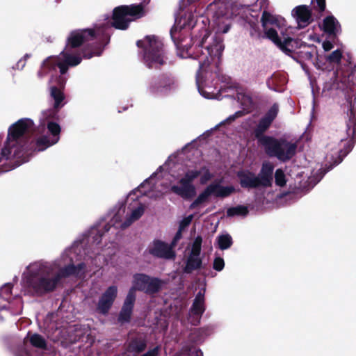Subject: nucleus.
Segmentation results:
<instances>
[{
    "label": "nucleus",
    "instance_id": "nucleus-1",
    "mask_svg": "<svg viewBox=\"0 0 356 356\" xmlns=\"http://www.w3.org/2000/svg\"><path fill=\"white\" fill-rule=\"evenodd\" d=\"M278 111V105L274 104L259 120L253 133L258 144L264 147L265 153L269 157H275L280 161L286 162L295 156L297 144L285 138H277L264 134L276 118Z\"/></svg>",
    "mask_w": 356,
    "mask_h": 356
},
{
    "label": "nucleus",
    "instance_id": "nucleus-2",
    "mask_svg": "<svg viewBox=\"0 0 356 356\" xmlns=\"http://www.w3.org/2000/svg\"><path fill=\"white\" fill-rule=\"evenodd\" d=\"M210 34L204 31V34L199 40L191 38V45H184L183 54L186 56L199 60V68L196 73V81L198 83L204 79L211 60L217 58L216 65L220 63V58L225 49L223 39L220 35H215L207 42Z\"/></svg>",
    "mask_w": 356,
    "mask_h": 356
},
{
    "label": "nucleus",
    "instance_id": "nucleus-3",
    "mask_svg": "<svg viewBox=\"0 0 356 356\" xmlns=\"http://www.w3.org/2000/svg\"><path fill=\"white\" fill-rule=\"evenodd\" d=\"M163 281L145 273H136L133 276V286L129 290L118 316L121 324L131 321L136 299V291H142L147 295L159 293L163 285Z\"/></svg>",
    "mask_w": 356,
    "mask_h": 356
},
{
    "label": "nucleus",
    "instance_id": "nucleus-4",
    "mask_svg": "<svg viewBox=\"0 0 356 356\" xmlns=\"http://www.w3.org/2000/svg\"><path fill=\"white\" fill-rule=\"evenodd\" d=\"M136 45L143 49L144 63L149 69H159L165 64L163 44L155 35H147L138 40Z\"/></svg>",
    "mask_w": 356,
    "mask_h": 356
},
{
    "label": "nucleus",
    "instance_id": "nucleus-5",
    "mask_svg": "<svg viewBox=\"0 0 356 356\" xmlns=\"http://www.w3.org/2000/svg\"><path fill=\"white\" fill-rule=\"evenodd\" d=\"M61 277L60 273L49 277L40 273H31L25 279V291L31 296H42L54 291Z\"/></svg>",
    "mask_w": 356,
    "mask_h": 356
},
{
    "label": "nucleus",
    "instance_id": "nucleus-6",
    "mask_svg": "<svg viewBox=\"0 0 356 356\" xmlns=\"http://www.w3.org/2000/svg\"><path fill=\"white\" fill-rule=\"evenodd\" d=\"M34 131L33 121L29 118H22L13 124L8 129L5 146L1 149L2 158L8 159L12 154L13 149L17 143V140L25 134Z\"/></svg>",
    "mask_w": 356,
    "mask_h": 356
},
{
    "label": "nucleus",
    "instance_id": "nucleus-7",
    "mask_svg": "<svg viewBox=\"0 0 356 356\" xmlns=\"http://www.w3.org/2000/svg\"><path fill=\"white\" fill-rule=\"evenodd\" d=\"M353 71L349 67L346 70L343 68L337 70L334 72V77L323 85L322 95L334 97L338 95L339 92H343L349 87Z\"/></svg>",
    "mask_w": 356,
    "mask_h": 356
},
{
    "label": "nucleus",
    "instance_id": "nucleus-8",
    "mask_svg": "<svg viewBox=\"0 0 356 356\" xmlns=\"http://www.w3.org/2000/svg\"><path fill=\"white\" fill-rule=\"evenodd\" d=\"M200 175V170H188L179 181L181 186L173 185L171 186L170 191L185 200L191 199L196 195L195 187L193 184V181Z\"/></svg>",
    "mask_w": 356,
    "mask_h": 356
},
{
    "label": "nucleus",
    "instance_id": "nucleus-9",
    "mask_svg": "<svg viewBox=\"0 0 356 356\" xmlns=\"http://www.w3.org/2000/svg\"><path fill=\"white\" fill-rule=\"evenodd\" d=\"M96 38V32L94 29H82L72 31L65 43V51L76 49L85 43Z\"/></svg>",
    "mask_w": 356,
    "mask_h": 356
},
{
    "label": "nucleus",
    "instance_id": "nucleus-10",
    "mask_svg": "<svg viewBox=\"0 0 356 356\" xmlns=\"http://www.w3.org/2000/svg\"><path fill=\"white\" fill-rule=\"evenodd\" d=\"M175 84V78L169 72L162 73L158 76L151 79L148 90L153 95L165 94L168 92Z\"/></svg>",
    "mask_w": 356,
    "mask_h": 356
},
{
    "label": "nucleus",
    "instance_id": "nucleus-11",
    "mask_svg": "<svg viewBox=\"0 0 356 356\" xmlns=\"http://www.w3.org/2000/svg\"><path fill=\"white\" fill-rule=\"evenodd\" d=\"M348 121L347 122V134L350 139L346 143L344 147L339 150V158L341 162L343 159L353 149L356 141V111L350 108L348 112Z\"/></svg>",
    "mask_w": 356,
    "mask_h": 356
},
{
    "label": "nucleus",
    "instance_id": "nucleus-12",
    "mask_svg": "<svg viewBox=\"0 0 356 356\" xmlns=\"http://www.w3.org/2000/svg\"><path fill=\"white\" fill-rule=\"evenodd\" d=\"M118 296V287L110 286L99 297L97 304V312L102 315L108 314Z\"/></svg>",
    "mask_w": 356,
    "mask_h": 356
},
{
    "label": "nucleus",
    "instance_id": "nucleus-13",
    "mask_svg": "<svg viewBox=\"0 0 356 356\" xmlns=\"http://www.w3.org/2000/svg\"><path fill=\"white\" fill-rule=\"evenodd\" d=\"M273 42L288 56H291L296 49L301 48L302 46H305V42L300 41L299 39H295L291 37L284 38V40H282L277 31L275 39L273 40Z\"/></svg>",
    "mask_w": 356,
    "mask_h": 356
},
{
    "label": "nucleus",
    "instance_id": "nucleus-14",
    "mask_svg": "<svg viewBox=\"0 0 356 356\" xmlns=\"http://www.w3.org/2000/svg\"><path fill=\"white\" fill-rule=\"evenodd\" d=\"M149 252L154 257L167 259H173L176 256L172 246L160 240L154 241L152 247L149 248Z\"/></svg>",
    "mask_w": 356,
    "mask_h": 356
},
{
    "label": "nucleus",
    "instance_id": "nucleus-15",
    "mask_svg": "<svg viewBox=\"0 0 356 356\" xmlns=\"http://www.w3.org/2000/svg\"><path fill=\"white\" fill-rule=\"evenodd\" d=\"M248 24L249 26L248 31L250 36L253 40L260 41L263 39L267 38L273 42V40L275 39L277 31L275 29L270 28L268 29H264V33H262L258 23L252 20H250L248 22Z\"/></svg>",
    "mask_w": 356,
    "mask_h": 356
},
{
    "label": "nucleus",
    "instance_id": "nucleus-16",
    "mask_svg": "<svg viewBox=\"0 0 356 356\" xmlns=\"http://www.w3.org/2000/svg\"><path fill=\"white\" fill-rule=\"evenodd\" d=\"M292 15L296 18L299 29H304L313 22L312 13L308 6L300 5L295 7Z\"/></svg>",
    "mask_w": 356,
    "mask_h": 356
},
{
    "label": "nucleus",
    "instance_id": "nucleus-17",
    "mask_svg": "<svg viewBox=\"0 0 356 356\" xmlns=\"http://www.w3.org/2000/svg\"><path fill=\"white\" fill-rule=\"evenodd\" d=\"M275 166L270 161H264L259 174L257 175L259 187L268 188L272 186Z\"/></svg>",
    "mask_w": 356,
    "mask_h": 356
},
{
    "label": "nucleus",
    "instance_id": "nucleus-18",
    "mask_svg": "<svg viewBox=\"0 0 356 356\" xmlns=\"http://www.w3.org/2000/svg\"><path fill=\"white\" fill-rule=\"evenodd\" d=\"M147 346V340L145 336L138 334L131 337L126 343V350L133 356H138Z\"/></svg>",
    "mask_w": 356,
    "mask_h": 356
},
{
    "label": "nucleus",
    "instance_id": "nucleus-19",
    "mask_svg": "<svg viewBox=\"0 0 356 356\" xmlns=\"http://www.w3.org/2000/svg\"><path fill=\"white\" fill-rule=\"evenodd\" d=\"M239 184L241 188L247 189L259 188L258 179L254 172L249 170H241L236 172Z\"/></svg>",
    "mask_w": 356,
    "mask_h": 356
},
{
    "label": "nucleus",
    "instance_id": "nucleus-20",
    "mask_svg": "<svg viewBox=\"0 0 356 356\" xmlns=\"http://www.w3.org/2000/svg\"><path fill=\"white\" fill-rule=\"evenodd\" d=\"M132 19L127 17V13L122 6L114 8L112 16V26L120 30H126Z\"/></svg>",
    "mask_w": 356,
    "mask_h": 356
},
{
    "label": "nucleus",
    "instance_id": "nucleus-21",
    "mask_svg": "<svg viewBox=\"0 0 356 356\" xmlns=\"http://www.w3.org/2000/svg\"><path fill=\"white\" fill-rule=\"evenodd\" d=\"M236 99L243 109L247 113L251 112L255 107L251 92L245 88H236Z\"/></svg>",
    "mask_w": 356,
    "mask_h": 356
},
{
    "label": "nucleus",
    "instance_id": "nucleus-22",
    "mask_svg": "<svg viewBox=\"0 0 356 356\" xmlns=\"http://www.w3.org/2000/svg\"><path fill=\"white\" fill-rule=\"evenodd\" d=\"M56 81L59 88L57 86H51L50 88V95L54 100V107L55 108H59L65 99L62 88L64 87L65 81L61 76H59L56 78Z\"/></svg>",
    "mask_w": 356,
    "mask_h": 356
},
{
    "label": "nucleus",
    "instance_id": "nucleus-23",
    "mask_svg": "<svg viewBox=\"0 0 356 356\" xmlns=\"http://www.w3.org/2000/svg\"><path fill=\"white\" fill-rule=\"evenodd\" d=\"M287 83V79L284 74L276 72L272 74L270 77H269L266 80V85L268 88L274 91H282L283 87Z\"/></svg>",
    "mask_w": 356,
    "mask_h": 356
},
{
    "label": "nucleus",
    "instance_id": "nucleus-24",
    "mask_svg": "<svg viewBox=\"0 0 356 356\" xmlns=\"http://www.w3.org/2000/svg\"><path fill=\"white\" fill-rule=\"evenodd\" d=\"M127 17H132L133 19H140L145 15V11L143 3L123 5Z\"/></svg>",
    "mask_w": 356,
    "mask_h": 356
},
{
    "label": "nucleus",
    "instance_id": "nucleus-25",
    "mask_svg": "<svg viewBox=\"0 0 356 356\" xmlns=\"http://www.w3.org/2000/svg\"><path fill=\"white\" fill-rule=\"evenodd\" d=\"M202 259L200 256H195L189 254L183 271L184 273L191 274L194 270H199L202 268Z\"/></svg>",
    "mask_w": 356,
    "mask_h": 356
},
{
    "label": "nucleus",
    "instance_id": "nucleus-26",
    "mask_svg": "<svg viewBox=\"0 0 356 356\" xmlns=\"http://www.w3.org/2000/svg\"><path fill=\"white\" fill-rule=\"evenodd\" d=\"M210 187L212 194L221 198L229 197L235 192V188L233 186H223L218 183H212L210 184Z\"/></svg>",
    "mask_w": 356,
    "mask_h": 356
},
{
    "label": "nucleus",
    "instance_id": "nucleus-27",
    "mask_svg": "<svg viewBox=\"0 0 356 356\" xmlns=\"http://www.w3.org/2000/svg\"><path fill=\"white\" fill-rule=\"evenodd\" d=\"M337 26H340L337 19L332 16L326 17L323 22V30L330 35H336Z\"/></svg>",
    "mask_w": 356,
    "mask_h": 356
},
{
    "label": "nucleus",
    "instance_id": "nucleus-28",
    "mask_svg": "<svg viewBox=\"0 0 356 356\" xmlns=\"http://www.w3.org/2000/svg\"><path fill=\"white\" fill-rule=\"evenodd\" d=\"M205 311L204 303L193 302L190 309V313L193 315V318L197 316L196 319H193L191 323L194 325H197L200 323L202 315Z\"/></svg>",
    "mask_w": 356,
    "mask_h": 356
},
{
    "label": "nucleus",
    "instance_id": "nucleus-29",
    "mask_svg": "<svg viewBox=\"0 0 356 356\" xmlns=\"http://www.w3.org/2000/svg\"><path fill=\"white\" fill-rule=\"evenodd\" d=\"M207 330L204 327L195 329L189 335L191 342L195 344H200L204 342L207 336Z\"/></svg>",
    "mask_w": 356,
    "mask_h": 356
},
{
    "label": "nucleus",
    "instance_id": "nucleus-30",
    "mask_svg": "<svg viewBox=\"0 0 356 356\" xmlns=\"http://www.w3.org/2000/svg\"><path fill=\"white\" fill-rule=\"evenodd\" d=\"M58 138L56 140L50 139L47 136H42L37 138L35 141V149L38 151H43L49 147L57 143Z\"/></svg>",
    "mask_w": 356,
    "mask_h": 356
},
{
    "label": "nucleus",
    "instance_id": "nucleus-31",
    "mask_svg": "<svg viewBox=\"0 0 356 356\" xmlns=\"http://www.w3.org/2000/svg\"><path fill=\"white\" fill-rule=\"evenodd\" d=\"M179 354L182 356H203L202 350L192 343L183 345L179 350Z\"/></svg>",
    "mask_w": 356,
    "mask_h": 356
},
{
    "label": "nucleus",
    "instance_id": "nucleus-32",
    "mask_svg": "<svg viewBox=\"0 0 356 356\" xmlns=\"http://www.w3.org/2000/svg\"><path fill=\"white\" fill-rule=\"evenodd\" d=\"M212 194V190L210 184L198 195V197L191 204L189 209H194L200 204L204 203L208 197Z\"/></svg>",
    "mask_w": 356,
    "mask_h": 356
},
{
    "label": "nucleus",
    "instance_id": "nucleus-33",
    "mask_svg": "<svg viewBox=\"0 0 356 356\" xmlns=\"http://www.w3.org/2000/svg\"><path fill=\"white\" fill-rule=\"evenodd\" d=\"M28 336H30L29 341L33 347L43 350L47 349V341L42 335L38 333L31 334L30 332H29Z\"/></svg>",
    "mask_w": 356,
    "mask_h": 356
},
{
    "label": "nucleus",
    "instance_id": "nucleus-34",
    "mask_svg": "<svg viewBox=\"0 0 356 356\" xmlns=\"http://www.w3.org/2000/svg\"><path fill=\"white\" fill-rule=\"evenodd\" d=\"M233 244L232 236L228 234H222L217 237L218 248L222 250L229 248Z\"/></svg>",
    "mask_w": 356,
    "mask_h": 356
},
{
    "label": "nucleus",
    "instance_id": "nucleus-35",
    "mask_svg": "<svg viewBox=\"0 0 356 356\" xmlns=\"http://www.w3.org/2000/svg\"><path fill=\"white\" fill-rule=\"evenodd\" d=\"M70 51H63L61 52V55L64 58V61L69 65V66H76L79 63H81L82 60V58L80 56H75L72 55L69 53Z\"/></svg>",
    "mask_w": 356,
    "mask_h": 356
},
{
    "label": "nucleus",
    "instance_id": "nucleus-36",
    "mask_svg": "<svg viewBox=\"0 0 356 356\" xmlns=\"http://www.w3.org/2000/svg\"><path fill=\"white\" fill-rule=\"evenodd\" d=\"M248 207L243 205H238L236 207H230L227 210V216L233 217L235 216H245L248 213Z\"/></svg>",
    "mask_w": 356,
    "mask_h": 356
},
{
    "label": "nucleus",
    "instance_id": "nucleus-37",
    "mask_svg": "<svg viewBox=\"0 0 356 356\" xmlns=\"http://www.w3.org/2000/svg\"><path fill=\"white\" fill-rule=\"evenodd\" d=\"M59 58L58 57H49L42 63V67L46 69L47 72L56 70L58 66Z\"/></svg>",
    "mask_w": 356,
    "mask_h": 356
},
{
    "label": "nucleus",
    "instance_id": "nucleus-38",
    "mask_svg": "<svg viewBox=\"0 0 356 356\" xmlns=\"http://www.w3.org/2000/svg\"><path fill=\"white\" fill-rule=\"evenodd\" d=\"M277 19L275 17L272 15L268 11L264 10L262 13L261 18V22L262 27L264 29H268L266 28L268 24H277Z\"/></svg>",
    "mask_w": 356,
    "mask_h": 356
},
{
    "label": "nucleus",
    "instance_id": "nucleus-39",
    "mask_svg": "<svg viewBox=\"0 0 356 356\" xmlns=\"http://www.w3.org/2000/svg\"><path fill=\"white\" fill-rule=\"evenodd\" d=\"M47 127L48 131L52 135L53 140L60 139V125L55 122H49L47 124Z\"/></svg>",
    "mask_w": 356,
    "mask_h": 356
},
{
    "label": "nucleus",
    "instance_id": "nucleus-40",
    "mask_svg": "<svg viewBox=\"0 0 356 356\" xmlns=\"http://www.w3.org/2000/svg\"><path fill=\"white\" fill-rule=\"evenodd\" d=\"M75 331V338L76 340L79 341H84V339H88V337L90 335V330L88 327L80 326L79 329L76 328Z\"/></svg>",
    "mask_w": 356,
    "mask_h": 356
},
{
    "label": "nucleus",
    "instance_id": "nucleus-41",
    "mask_svg": "<svg viewBox=\"0 0 356 356\" xmlns=\"http://www.w3.org/2000/svg\"><path fill=\"white\" fill-rule=\"evenodd\" d=\"M202 238L201 236H197L193 243L191 247V250L190 254H192L195 256H200L201 250H202Z\"/></svg>",
    "mask_w": 356,
    "mask_h": 356
},
{
    "label": "nucleus",
    "instance_id": "nucleus-42",
    "mask_svg": "<svg viewBox=\"0 0 356 356\" xmlns=\"http://www.w3.org/2000/svg\"><path fill=\"white\" fill-rule=\"evenodd\" d=\"M342 56V51L338 49L332 51L330 55H328L326 58V60L330 63L339 64L341 63Z\"/></svg>",
    "mask_w": 356,
    "mask_h": 356
},
{
    "label": "nucleus",
    "instance_id": "nucleus-43",
    "mask_svg": "<svg viewBox=\"0 0 356 356\" xmlns=\"http://www.w3.org/2000/svg\"><path fill=\"white\" fill-rule=\"evenodd\" d=\"M275 181L277 186L281 187L286 185V176L284 171L280 168L277 169L275 172Z\"/></svg>",
    "mask_w": 356,
    "mask_h": 356
},
{
    "label": "nucleus",
    "instance_id": "nucleus-44",
    "mask_svg": "<svg viewBox=\"0 0 356 356\" xmlns=\"http://www.w3.org/2000/svg\"><path fill=\"white\" fill-rule=\"evenodd\" d=\"M81 54L83 56V58L86 59L91 58L95 55L96 56H100L101 51L99 52H95L92 48V47L90 44L86 45L83 47V48L81 50Z\"/></svg>",
    "mask_w": 356,
    "mask_h": 356
},
{
    "label": "nucleus",
    "instance_id": "nucleus-45",
    "mask_svg": "<svg viewBox=\"0 0 356 356\" xmlns=\"http://www.w3.org/2000/svg\"><path fill=\"white\" fill-rule=\"evenodd\" d=\"M13 285L11 284H5L0 290V296L5 300H8L11 295Z\"/></svg>",
    "mask_w": 356,
    "mask_h": 356
},
{
    "label": "nucleus",
    "instance_id": "nucleus-46",
    "mask_svg": "<svg viewBox=\"0 0 356 356\" xmlns=\"http://www.w3.org/2000/svg\"><path fill=\"white\" fill-rule=\"evenodd\" d=\"M64 276H69L79 274L78 267L74 264H70L65 266L63 270Z\"/></svg>",
    "mask_w": 356,
    "mask_h": 356
},
{
    "label": "nucleus",
    "instance_id": "nucleus-47",
    "mask_svg": "<svg viewBox=\"0 0 356 356\" xmlns=\"http://www.w3.org/2000/svg\"><path fill=\"white\" fill-rule=\"evenodd\" d=\"M144 211L145 209L143 206H140L138 208L134 209L130 216L131 221L138 220L143 215Z\"/></svg>",
    "mask_w": 356,
    "mask_h": 356
},
{
    "label": "nucleus",
    "instance_id": "nucleus-48",
    "mask_svg": "<svg viewBox=\"0 0 356 356\" xmlns=\"http://www.w3.org/2000/svg\"><path fill=\"white\" fill-rule=\"evenodd\" d=\"M193 218V215H189L185 218H184L179 224V229L184 231L186 227H188L190 224L191 223Z\"/></svg>",
    "mask_w": 356,
    "mask_h": 356
},
{
    "label": "nucleus",
    "instance_id": "nucleus-49",
    "mask_svg": "<svg viewBox=\"0 0 356 356\" xmlns=\"http://www.w3.org/2000/svg\"><path fill=\"white\" fill-rule=\"evenodd\" d=\"M200 171L201 172L204 171V174L200 178V183L202 184H205L208 181L211 179L213 175L210 172L209 170L206 167L202 168V170Z\"/></svg>",
    "mask_w": 356,
    "mask_h": 356
},
{
    "label": "nucleus",
    "instance_id": "nucleus-50",
    "mask_svg": "<svg viewBox=\"0 0 356 356\" xmlns=\"http://www.w3.org/2000/svg\"><path fill=\"white\" fill-rule=\"evenodd\" d=\"M225 267V261L222 258L218 257L213 260V268L216 271H221Z\"/></svg>",
    "mask_w": 356,
    "mask_h": 356
},
{
    "label": "nucleus",
    "instance_id": "nucleus-51",
    "mask_svg": "<svg viewBox=\"0 0 356 356\" xmlns=\"http://www.w3.org/2000/svg\"><path fill=\"white\" fill-rule=\"evenodd\" d=\"M314 1L316 3V6H314V8L317 9L320 13H322L325 10V0H312V2Z\"/></svg>",
    "mask_w": 356,
    "mask_h": 356
},
{
    "label": "nucleus",
    "instance_id": "nucleus-52",
    "mask_svg": "<svg viewBox=\"0 0 356 356\" xmlns=\"http://www.w3.org/2000/svg\"><path fill=\"white\" fill-rule=\"evenodd\" d=\"M183 232L184 231L178 229L177 233L175 234L170 243V245L172 246V248L177 245V242L182 238Z\"/></svg>",
    "mask_w": 356,
    "mask_h": 356
},
{
    "label": "nucleus",
    "instance_id": "nucleus-53",
    "mask_svg": "<svg viewBox=\"0 0 356 356\" xmlns=\"http://www.w3.org/2000/svg\"><path fill=\"white\" fill-rule=\"evenodd\" d=\"M69 65L65 62L59 61L58 67L60 69L61 75L65 74L68 70Z\"/></svg>",
    "mask_w": 356,
    "mask_h": 356
},
{
    "label": "nucleus",
    "instance_id": "nucleus-54",
    "mask_svg": "<svg viewBox=\"0 0 356 356\" xmlns=\"http://www.w3.org/2000/svg\"><path fill=\"white\" fill-rule=\"evenodd\" d=\"M194 1L195 0H180L179 3V10H184L188 6L191 5Z\"/></svg>",
    "mask_w": 356,
    "mask_h": 356
},
{
    "label": "nucleus",
    "instance_id": "nucleus-55",
    "mask_svg": "<svg viewBox=\"0 0 356 356\" xmlns=\"http://www.w3.org/2000/svg\"><path fill=\"white\" fill-rule=\"evenodd\" d=\"M193 302L204 303V295L201 291H199L195 296Z\"/></svg>",
    "mask_w": 356,
    "mask_h": 356
},
{
    "label": "nucleus",
    "instance_id": "nucleus-56",
    "mask_svg": "<svg viewBox=\"0 0 356 356\" xmlns=\"http://www.w3.org/2000/svg\"><path fill=\"white\" fill-rule=\"evenodd\" d=\"M323 49L325 51H328L330 50H331L332 48H333V44L329 41V40H325L323 42Z\"/></svg>",
    "mask_w": 356,
    "mask_h": 356
},
{
    "label": "nucleus",
    "instance_id": "nucleus-57",
    "mask_svg": "<svg viewBox=\"0 0 356 356\" xmlns=\"http://www.w3.org/2000/svg\"><path fill=\"white\" fill-rule=\"evenodd\" d=\"M47 71L46 69H44L42 67V69L38 71V76L40 77V78H42L44 76H45L47 74Z\"/></svg>",
    "mask_w": 356,
    "mask_h": 356
},
{
    "label": "nucleus",
    "instance_id": "nucleus-58",
    "mask_svg": "<svg viewBox=\"0 0 356 356\" xmlns=\"http://www.w3.org/2000/svg\"><path fill=\"white\" fill-rule=\"evenodd\" d=\"M25 60H23L22 59H20L17 63V69H23V67L25 66Z\"/></svg>",
    "mask_w": 356,
    "mask_h": 356
},
{
    "label": "nucleus",
    "instance_id": "nucleus-59",
    "mask_svg": "<svg viewBox=\"0 0 356 356\" xmlns=\"http://www.w3.org/2000/svg\"><path fill=\"white\" fill-rule=\"evenodd\" d=\"M147 183H149V179H145L143 183L140 184V186L136 188V190L139 191L140 188H143Z\"/></svg>",
    "mask_w": 356,
    "mask_h": 356
},
{
    "label": "nucleus",
    "instance_id": "nucleus-60",
    "mask_svg": "<svg viewBox=\"0 0 356 356\" xmlns=\"http://www.w3.org/2000/svg\"><path fill=\"white\" fill-rule=\"evenodd\" d=\"M76 266L78 267V270H79V273L80 271L84 268L85 264L83 263H80L78 265H76Z\"/></svg>",
    "mask_w": 356,
    "mask_h": 356
},
{
    "label": "nucleus",
    "instance_id": "nucleus-61",
    "mask_svg": "<svg viewBox=\"0 0 356 356\" xmlns=\"http://www.w3.org/2000/svg\"><path fill=\"white\" fill-rule=\"evenodd\" d=\"M237 118L235 116V115H230L227 120L229 122L234 121Z\"/></svg>",
    "mask_w": 356,
    "mask_h": 356
},
{
    "label": "nucleus",
    "instance_id": "nucleus-62",
    "mask_svg": "<svg viewBox=\"0 0 356 356\" xmlns=\"http://www.w3.org/2000/svg\"><path fill=\"white\" fill-rule=\"evenodd\" d=\"M244 113L242 111H238L234 113L235 116L238 118L240 117H242Z\"/></svg>",
    "mask_w": 356,
    "mask_h": 356
},
{
    "label": "nucleus",
    "instance_id": "nucleus-63",
    "mask_svg": "<svg viewBox=\"0 0 356 356\" xmlns=\"http://www.w3.org/2000/svg\"><path fill=\"white\" fill-rule=\"evenodd\" d=\"M29 57V56L28 54H26L24 56V59H22L23 60H26V58H28Z\"/></svg>",
    "mask_w": 356,
    "mask_h": 356
},
{
    "label": "nucleus",
    "instance_id": "nucleus-64",
    "mask_svg": "<svg viewBox=\"0 0 356 356\" xmlns=\"http://www.w3.org/2000/svg\"><path fill=\"white\" fill-rule=\"evenodd\" d=\"M308 56H309V58H312V57L313 56L312 53H311V52L308 53Z\"/></svg>",
    "mask_w": 356,
    "mask_h": 356
}]
</instances>
